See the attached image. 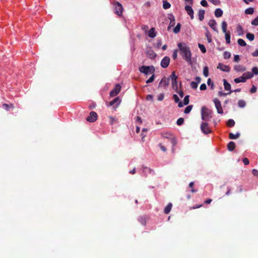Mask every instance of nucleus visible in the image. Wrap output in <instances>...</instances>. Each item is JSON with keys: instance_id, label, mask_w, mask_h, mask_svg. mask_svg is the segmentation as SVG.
<instances>
[{"instance_id": "nucleus-1", "label": "nucleus", "mask_w": 258, "mask_h": 258, "mask_svg": "<svg viewBox=\"0 0 258 258\" xmlns=\"http://www.w3.org/2000/svg\"><path fill=\"white\" fill-rule=\"evenodd\" d=\"M177 47L179 49L180 54L181 55L182 58L188 64L191 65L192 64V61L191 60V52L186 43L184 42L178 43L177 44Z\"/></svg>"}, {"instance_id": "nucleus-2", "label": "nucleus", "mask_w": 258, "mask_h": 258, "mask_svg": "<svg viewBox=\"0 0 258 258\" xmlns=\"http://www.w3.org/2000/svg\"><path fill=\"white\" fill-rule=\"evenodd\" d=\"M212 111L207 107L204 106L201 108V118L203 120L208 121L212 118Z\"/></svg>"}, {"instance_id": "nucleus-3", "label": "nucleus", "mask_w": 258, "mask_h": 258, "mask_svg": "<svg viewBox=\"0 0 258 258\" xmlns=\"http://www.w3.org/2000/svg\"><path fill=\"white\" fill-rule=\"evenodd\" d=\"M253 77V75L251 74V72H247L243 74L242 76L239 77L235 78L234 80V81L236 83H239L241 82H246V80L250 79Z\"/></svg>"}, {"instance_id": "nucleus-4", "label": "nucleus", "mask_w": 258, "mask_h": 258, "mask_svg": "<svg viewBox=\"0 0 258 258\" xmlns=\"http://www.w3.org/2000/svg\"><path fill=\"white\" fill-rule=\"evenodd\" d=\"M140 72L146 75L153 74L155 72V69L154 66H143L139 69Z\"/></svg>"}, {"instance_id": "nucleus-5", "label": "nucleus", "mask_w": 258, "mask_h": 258, "mask_svg": "<svg viewBox=\"0 0 258 258\" xmlns=\"http://www.w3.org/2000/svg\"><path fill=\"white\" fill-rule=\"evenodd\" d=\"M114 13L118 16H120L122 14L123 11V7L121 4L118 2H115L113 3Z\"/></svg>"}, {"instance_id": "nucleus-6", "label": "nucleus", "mask_w": 258, "mask_h": 258, "mask_svg": "<svg viewBox=\"0 0 258 258\" xmlns=\"http://www.w3.org/2000/svg\"><path fill=\"white\" fill-rule=\"evenodd\" d=\"M201 130L202 132L206 135L211 133V130L209 127L208 123L206 122H202L201 124Z\"/></svg>"}, {"instance_id": "nucleus-7", "label": "nucleus", "mask_w": 258, "mask_h": 258, "mask_svg": "<svg viewBox=\"0 0 258 258\" xmlns=\"http://www.w3.org/2000/svg\"><path fill=\"white\" fill-rule=\"evenodd\" d=\"M213 102L215 104V107L217 109V112L219 114H223V110L221 106V102L217 98H215L213 100Z\"/></svg>"}, {"instance_id": "nucleus-8", "label": "nucleus", "mask_w": 258, "mask_h": 258, "mask_svg": "<svg viewBox=\"0 0 258 258\" xmlns=\"http://www.w3.org/2000/svg\"><path fill=\"white\" fill-rule=\"evenodd\" d=\"M162 137L164 138L168 139L170 140L171 143L173 146H175L176 144V141L174 139V137L172 134L169 133H166L162 134Z\"/></svg>"}, {"instance_id": "nucleus-9", "label": "nucleus", "mask_w": 258, "mask_h": 258, "mask_svg": "<svg viewBox=\"0 0 258 258\" xmlns=\"http://www.w3.org/2000/svg\"><path fill=\"white\" fill-rule=\"evenodd\" d=\"M121 90V86L119 84H116L113 89L110 92V96L114 97L116 96Z\"/></svg>"}, {"instance_id": "nucleus-10", "label": "nucleus", "mask_w": 258, "mask_h": 258, "mask_svg": "<svg viewBox=\"0 0 258 258\" xmlns=\"http://www.w3.org/2000/svg\"><path fill=\"white\" fill-rule=\"evenodd\" d=\"M97 114L94 111H91L90 115L87 117L86 120L90 122H94L97 120Z\"/></svg>"}, {"instance_id": "nucleus-11", "label": "nucleus", "mask_w": 258, "mask_h": 258, "mask_svg": "<svg viewBox=\"0 0 258 258\" xmlns=\"http://www.w3.org/2000/svg\"><path fill=\"white\" fill-rule=\"evenodd\" d=\"M170 58L168 56H165L161 61V66L163 68H166L169 64Z\"/></svg>"}, {"instance_id": "nucleus-12", "label": "nucleus", "mask_w": 258, "mask_h": 258, "mask_svg": "<svg viewBox=\"0 0 258 258\" xmlns=\"http://www.w3.org/2000/svg\"><path fill=\"white\" fill-rule=\"evenodd\" d=\"M217 68L225 72H229L230 71V68L228 66L225 65L221 63H219Z\"/></svg>"}, {"instance_id": "nucleus-13", "label": "nucleus", "mask_w": 258, "mask_h": 258, "mask_svg": "<svg viewBox=\"0 0 258 258\" xmlns=\"http://www.w3.org/2000/svg\"><path fill=\"white\" fill-rule=\"evenodd\" d=\"M185 10L186 11L187 13L190 16L191 19H193L194 17V12L191 7L188 5H186L185 7Z\"/></svg>"}, {"instance_id": "nucleus-14", "label": "nucleus", "mask_w": 258, "mask_h": 258, "mask_svg": "<svg viewBox=\"0 0 258 258\" xmlns=\"http://www.w3.org/2000/svg\"><path fill=\"white\" fill-rule=\"evenodd\" d=\"M208 25L214 31L218 32L217 23L215 20H210L208 22Z\"/></svg>"}, {"instance_id": "nucleus-15", "label": "nucleus", "mask_w": 258, "mask_h": 258, "mask_svg": "<svg viewBox=\"0 0 258 258\" xmlns=\"http://www.w3.org/2000/svg\"><path fill=\"white\" fill-rule=\"evenodd\" d=\"M234 70L237 72H243L246 70V68L242 65L237 64L234 67Z\"/></svg>"}, {"instance_id": "nucleus-16", "label": "nucleus", "mask_w": 258, "mask_h": 258, "mask_svg": "<svg viewBox=\"0 0 258 258\" xmlns=\"http://www.w3.org/2000/svg\"><path fill=\"white\" fill-rule=\"evenodd\" d=\"M120 102L121 100H120L119 97H116L113 100L109 102V106L115 105V106H118L119 105Z\"/></svg>"}, {"instance_id": "nucleus-17", "label": "nucleus", "mask_w": 258, "mask_h": 258, "mask_svg": "<svg viewBox=\"0 0 258 258\" xmlns=\"http://www.w3.org/2000/svg\"><path fill=\"white\" fill-rule=\"evenodd\" d=\"M169 79H167L166 78H164L161 80V81L159 83V86L166 87L169 85Z\"/></svg>"}, {"instance_id": "nucleus-18", "label": "nucleus", "mask_w": 258, "mask_h": 258, "mask_svg": "<svg viewBox=\"0 0 258 258\" xmlns=\"http://www.w3.org/2000/svg\"><path fill=\"white\" fill-rule=\"evenodd\" d=\"M168 18L170 19V22L169 24L168 29H169L170 28L172 27H173L175 24V20L173 15H169L168 16Z\"/></svg>"}, {"instance_id": "nucleus-19", "label": "nucleus", "mask_w": 258, "mask_h": 258, "mask_svg": "<svg viewBox=\"0 0 258 258\" xmlns=\"http://www.w3.org/2000/svg\"><path fill=\"white\" fill-rule=\"evenodd\" d=\"M143 172L144 174L146 176L149 174H153L154 171H153L151 168L147 167H142Z\"/></svg>"}, {"instance_id": "nucleus-20", "label": "nucleus", "mask_w": 258, "mask_h": 258, "mask_svg": "<svg viewBox=\"0 0 258 258\" xmlns=\"http://www.w3.org/2000/svg\"><path fill=\"white\" fill-rule=\"evenodd\" d=\"M148 36L150 38H154L156 36V33L154 28H151L148 32Z\"/></svg>"}, {"instance_id": "nucleus-21", "label": "nucleus", "mask_w": 258, "mask_h": 258, "mask_svg": "<svg viewBox=\"0 0 258 258\" xmlns=\"http://www.w3.org/2000/svg\"><path fill=\"white\" fill-rule=\"evenodd\" d=\"M223 15V11L220 9H216L215 11V15L216 17L219 18L222 16Z\"/></svg>"}, {"instance_id": "nucleus-22", "label": "nucleus", "mask_w": 258, "mask_h": 258, "mask_svg": "<svg viewBox=\"0 0 258 258\" xmlns=\"http://www.w3.org/2000/svg\"><path fill=\"white\" fill-rule=\"evenodd\" d=\"M227 147L229 151H232L235 148V144L233 142H230L227 145Z\"/></svg>"}, {"instance_id": "nucleus-23", "label": "nucleus", "mask_w": 258, "mask_h": 258, "mask_svg": "<svg viewBox=\"0 0 258 258\" xmlns=\"http://www.w3.org/2000/svg\"><path fill=\"white\" fill-rule=\"evenodd\" d=\"M205 12L204 10H200L198 13L199 19L200 21H203L204 18Z\"/></svg>"}, {"instance_id": "nucleus-24", "label": "nucleus", "mask_w": 258, "mask_h": 258, "mask_svg": "<svg viewBox=\"0 0 258 258\" xmlns=\"http://www.w3.org/2000/svg\"><path fill=\"white\" fill-rule=\"evenodd\" d=\"M224 89L226 90L230 91L231 89V85L227 82L225 79L223 80Z\"/></svg>"}, {"instance_id": "nucleus-25", "label": "nucleus", "mask_w": 258, "mask_h": 258, "mask_svg": "<svg viewBox=\"0 0 258 258\" xmlns=\"http://www.w3.org/2000/svg\"><path fill=\"white\" fill-rule=\"evenodd\" d=\"M240 136V133H237L236 134H234L232 133H230L229 135V138L230 139L234 140L236 139Z\"/></svg>"}, {"instance_id": "nucleus-26", "label": "nucleus", "mask_w": 258, "mask_h": 258, "mask_svg": "<svg viewBox=\"0 0 258 258\" xmlns=\"http://www.w3.org/2000/svg\"><path fill=\"white\" fill-rule=\"evenodd\" d=\"M172 207V204L171 203H169L164 209V213L165 214H168L170 212Z\"/></svg>"}, {"instance_id": "nucleus-27", "label": "nucleus", "mask_w": 258, "mask_h": 258, "mask_svg": "<svg viewBox=\"0 0 258 258\" xmlns=\"http://www.w3.org/2000/svg\"><path fill=\"white\" fill-rule=\"evenodd\" d=\"M237 32L238 33V35L239 36L242 35L243 34V29L241 25H238L237 26Z\"/></svg>"}, {"instance_id": "nucleus-28", "label": "nucleus", "mask_w": 258, "mask_h": 258, "mask_svg": "<svg viewBox=\"0 0 258 258\" xmlns=\"http://www.w3.org/2000/svg\"><path fill=\"white\" fill-rule=\"evenodd\" d=\"M227 24L226 22L223 21L222 22V31L224 33H228V32L227 31Z\"/></svg>"}, {"instance_id": "nucleus-29", "label": "nucleus", "mask_w": 258, "mask_h": 258, "mask_svg": "<svg viewBox=\"0 0 258 258\" xmlns=\"http://www.w3.org/2000/svg\"><path fill=\"white\" fill-rule=\"evenodd\" d=\"M226 42L227 44L230 43V32L225 33Z\"/></svg>"}, {"instance_id": "nucleus-30", "label": "nucleus", "mask_w": 258, "mask_h": 258, "mask_svg": "<svg viewBox=\"0 0 258 258\" xmlns=\"http://www.w3.org/2000/svg\"><path fill=\"white\" fill-rule=\"evenodd\" d=\"M206 37H207L208 43H211L212 42L211 35L208 30H207V32L206 33Z\"/></svg>"}, {"instance_id": "nucleus-31", "label": "nucleus", "mask_w": 258, "mask_h": 258, "mask_svg": "<svg viewBox=\"0 0 258 258\" xmlns=\"http://www.w3.org/2000/svg\"><path fill=\"white\" fill-rule=\"evenodd\" d=\"M246 103L243 100H239L238 102V106L240 108H243L245 106Z\"/></svg>"}, {"instance_id": "nucleus-32", "label": "nucleus", "mask_w": 258, "mask_h": 258, "mask_svg": "<svg viewBox=\"0 0 258 258\" xmlns=\"http://www.w3.org/2000/svg\"><path fill=\"white\" fill-rule=\"evenodd\" d=\"M237 43L241 46H245L246 45V42L242 39H238L237 40Z\"/></svg>"}, {"instance_id": "nucleus-33", "label": "nucleus", "mask_w": 258, "mask_h": 258, "mask_svg": "<svg viewBox=\"0 0 258 258\" xmlns=\"http://www.w3.org/2000/svg\"><path fill=\"white\" fill-rule=\"evenodd\" d=\"M246 38L250 41H252L254 39V35L253 34L250 33H247L246 34Z\"/></svg>"}, {"instance_id": "nucleus-34", "label": "nucleus", "mask_w": 258, "mask_h": 258, "mask_svg": "<svg viewBox=\"0 0 258 258\" xmlns=\"http://www.w3.org/2000/svg\"><path fill=\"white\" fill-rule=\"evenodd\" d=\"M254 12V9L252 8H249L245 10V13L246 14L251 15Z\"/></svg>"}, {"instance_id": "nucleus-35", "label": "nucleus", "mask_w": 258, "mask_h": 258, "mask_svg": "<svg viewBox=\"0 0 258 258\" xmlns=\"http://www.w3.org/2000/svg\"><path fill=\"white\" fill-rule=\"evenodd\" d=\"M148 55L151 58H154L156 56V54L153 50L148 51Z\"/></svg>"}, {"instance_id": "nucleus-36", "label": "nucleus", "mask_w": 258, "mask_h": 258, "mask_svg": "<svg viewBox=\"0 0 258 258\" xmlns=\"http://www.w3.org/2000/svg\"><path fill=\"white\" fill-rule=\"evenodd\" d=\"M171 5L167 1H163V7L164 9H169Z\"/></svg>"}, {"instance_id": "nucleus-37", "label": "nucleus", "mask_w": 258, "mask_h": 258, "mask_svg": "<svg viewBox=\"0 0 258 258\" xmlns=\"http://www.w3.org/2000/svg\"><path fill=\"white\" fill-rule=\"evenodd\" d=\"M203 75L206 77H207L209 76V69L207 66L204 68Z\"/></svg>"}, {"instance_id": "nucleus-38", "label": "nucleus", "mask_w": 258, "mask_h": 258, "mask_svg": "<svg viewBox=\"0 0 258 258\" xmlns=\"http://www.w3.org/2000/svg\"><path fill=\"white\" fill-rule=\"evenodd\" d=\"M192 108V105H188L187 107H186L184 111V113H189L191 111Z\"/></svg>"}, {"instance_id": "nucleus-39", "label": "nucleus", "mask_w": 258, "mask_h": 258, "mask_svg": "<svg viewBox=\"0 0 258 258\" xmlns=\"http://www.w3.org/2000/svg\"><path fill=\"white\" fill-rule=\"evenodd\" d=\"M235 124V121L232 119H230L227 122V125L229 127H232Z\"/></svg>"}, {"instance_id": "nucleus-40", "label": "nucleus", "mask_w": 258, "mask_h": 258, "mask_svg": "<svg viewBox=\"0 0 258 258\" xmlns=\"http://www.w3.org/2000/svg\"><path fill=\"white\" fill-rule=\"evenodd\" d=\"M253 75V77L254 75H258V68L256 67H253L252 68V72L251 73Z\"/></svg>"}, {"instance_id": "nucleus-41", "label": "nucleus", "mask_w": 258, "mask_h": 258, "mask_svg": "<svg viewBox=\"0 0 258 258\" xmlns=\"http://www.w3.org/2000/svg\"><path fill=\"white\" fill-rule=\"evenodd\" d=\"M180 24L179 23H178L177 24V25L176 26V27L174 28V29L173 30V32L177 34L180 31Z\"/></svg>"}, {"instance_id": "nucleus-42", "label": "nucleus", "mask_w": 258, "mask_h": 258, "mask_svg": "<svg viewBox=\"0 0 258 258\" xmlns=\"http://www.w3.org/2000/svg\"><path fill=\"white\" fill-rule=\"evenodd\" d=\"M198 46H199V48L200 49L201 51L203 53H205L206 52V47L203 44L199 43L198 44Z\"/></svg>"}, {"instance_id": "nucleus-43", "label": "nucleus", "mask_w": 258, "mask_h": 258, "mask_svg": "<svg viewBox=\"0 0 258 258\" xmlns=\"http://www.w3.org/2000/svg\"><path fill=\"white\" fill-rule=\"evenodd\" d=\"M154 79H155V75L153 73V74H152V76L148 80H147L146 81V83L147 84L151 83L153 82L154 81Z\"/></svg>"}, {"instance_id": "nucleus-44", "label": "nucleus", "mask_w": 258, "mask_h": 258, "mask_svg": "<svg viewBox=\"0 0 258 258\" xmlns=\"http://www.w3.org/2000/svg\"><path fill=\"white\" fill-rule=\"evenodd\" d=\"M207 84L210 86L211 89H214V85L213 82H212L211 79L210 78H209L207 81Z\"/></svg>"}, {"instance_id": "nucleus-45", "label": "nucleus", "mask_w": 258, "mask_h": 258, "mask_svg": "<svg viewBox=\"0 0 258 258\" xmlns=\"http://www.w3.org/2000/svg\"><path fill=\"white\" fill-rule=\"evenodd\" d=\"M189 95H186L185 96L184 100H183L184 105H186L189 103Z\"/></svg>"}, {"instance_id": "nucleus-46", "label": "nucleus", "mask_w": 258, "mask_h": 258, "mask_svg": "<svg viewBox=\"0 0 258 258\" xmlns=\"http://www.w3.org/2000/svg\"><path fill=\"white\" fill-rule=\"evenodd\" d=\"M170 78L172 81L177 80V77L176 76L174 72L172 73L171 75H170Z\"/></svg>"}, {"instance_id": "nucleus-47", "label": "nucleus", "mask_w": 258, "mask_h": 258, "mask_svg": "<svg viewBox=\"0 0 258 258\" xmlns=\"http://www.w3.org/2000/svg\"><path fill=\"white\" fill-rule=\"evenodd\" d=\"M198 86V84L195 81H192L190 83V87L194 89H197Z\"/></svg>"}, {"instance_id": "nucleus-48", "label": "nucleus", "mask_w": 258, "mask_h": 258, "mask_svg": "<svg viewBox=\"0 0 258 258\" xmlns=\"http://www.w3.org/2000/svg\"><path fill=\"white\" fill-rule=\"evenodd\" d=\"M223 56L224 58L228 59L231 57V54L229 52L225 51L224 52Z\"/></svg>"}, {"instance_id": "nucleus-49", "label": "nucleus", "mask_w": 258, "mask_h": 258, "mask_svg": "<svg viewBox=\"0 0 258 258\" xmlns=\"http://www.w3.org/2000/svg\"><path fill=\"white\" fill-rule=\"evenodd\" d=\"M184 122V119L183 118H179L177 119L176 123L178 125H181Z\"/></svg>"}, {"instance_id": "nucleus-50", "label": "nucleus", "mask_w": 258, "mask_h": 258, "mask_svg": "<svg viewBox=\"0 0 258 258\" xmlns=\"http://www.w3.org/2000/svg\"><path fill=\"white\" fill-rule=\"evenodd\" d=\"M251 24L254 26H258V16L251 22Z\"/></svg>"}, {"instance_id": "nucleus-51", "label": "nucleus", "mask_w": 258, "mask_h": 258, "mask_svg": "<svg viewBox=\"0 0 258 258\" xmlns=\"http://www.w3.org/2000/svg\"><path fill=\"white\" fill-rule=\"evenodd\" d=\"M172 85L173 89H177V81H172Z\"/></svg>"}, {"instance_id": "nucleus-52", "label": "nucleus", "mask_w": 258, "mask_h": 258, "mask_svg": "<svg viewBox=\"0 0 258 258\" xmlns=\"http://www.w3.org/2000/svg\"><path fill=\"white\" fill-rule=\"evenodd\" d=\"M177 52H178V50L177 49H175L173 52V54H172V57L174 59H176L177 58Z\"/></svg>"}, {"instance_id": "nucleus-53", "label": "nucleus", "mask_w": 258, "mask_h": 258, "mask_svg": "<svg viewBox=\"0 0 258 258\" xmlns=\"http://www.w3.org/2000/svg\"><path fill=\"white\" fill-rule=\"evenodd\" d=\"M208 1L215 5H218L220 3L219 0H208Z\"/></svg>"}, {"instance_id": "nucleus-54", "label": "nucleus", "mask_w": 258, "mask_h": 258, "mask_svg": "<svg viewBox=\"0 0 258 258\" xmlns=\"http://www.w3.org/2000/svg\"><path fill=\"white\" fill-rule=\"evenodd\" d=\"M173 98L176 103L179 102V101H180L179 98L176 94H174L173 95Z\"/></svg>"}, {"instance_id": "nucleus-55", "label": "nucleus", "mask_w": 258, "mask_h": 258, "mask_svg": "<svg viewBox=\"0 0 258 258\" xmlns=\"http://www.w3.org/2000/svg\"><path fill=\"white\" fill-rule=\"evenodd\" d=\"M164 95L163 93L160 94L158 96V100L162 101L164 99Z\"/></svg>"}, {"instance_id": "nucleus-56", "label": "nucleus", "mask_w": 258, "mask_h": 258, "mask_svg": "<svg viewBox=\"0 0 258 258\" xmlns=\"http://www.w3.org/2000/svg\"><path fill=\"white\" fill-rule=\"evenodd\" d=\"M200 90L202 91L205 90L207 89V86L205 84H202L200 86Z\"/></svg>"}, {"instance_id": "nucleus-57", "label": "nucleus", "mask_w": 258, "mask_h": 258, "mask_svg": "<svg viewBox=\"0 0 258 258\" xmlns=\"http://www.w3.org/2000/svg\"><path fill=\"white\" fill-rule=\"evenodd\" d=\"M201 5L203 7H207L208 6L207 2L206 0L201 1Z\"/></svg>"}, {"instance_id": "nucleus-58", "label": "nucleus", "mask_w": 258, "mask_h": 258, "mask_svg": "<svg viewBox=\"0 0 258 258\" xmlns=\"http://www.w3.org/2000/svg\"><path fill=\"white\" fill-rule=\"evenodd\" d=\"M232 92V91H230L229 93H223L222 92H219L218 94L220 96H226L228 94H230Z\"/></svg>"}, {"instance_id": "nucleus-59", "label": "nucleus", "mask_w": 258, "mask_h": 258, "mask_svg": "<svg viewBox=\"0 0 258 258\" xmlns=\"http://www.w3.org/2000/svg\"><path fill=\"white\" fill-rule=\"evenodd\" d=\"M256 91V87L253 85L252 88L250 89V92L251 93H255V92Z\"/></svg>"}, {"instance_id": "nucleus-60", "label": "nucleus", "mask_w": 258, "mask_h": 258, "mask_svg": "<svg viewBox=\"0 0 258 258\" xmlns=\"http://www.w3.org/2000/svg\"><path fill=\"white\" fill-rule=\"evenodd\" d=\"M239 56L238 55H235L234 56V61L235 62H238L239 61Z\"/></svg>"}, {"instance_id": "nucleus-61", "label": "nucleus", "mask_w": 258, "mask_h": 258, "mask_svg": "<svg viewBox=\"0 0 258 258\" xmlns=\"http://www.w3.org/2000/svg\"><path fill=\"white\" fill-rule=\"evenodd\" d=\"M243 162L244 165H247L249 164V160L247 158H245L243 159Z\"/></svg>"}, {"instance_id": "nucleus-62", "label": "nucleus", "mask_w": 258, "mask_h": 258, "mask_svg": "<svg viewBox=\"0 0 258 258\" xmlns=\"http://www.w3.org/2000/svg\"><path fill=\"white\" fill-rule=\"evenodd\" d=\"M160 149H161V150L163 152H165L166 151V148H165V147H164L163 145H162L161 144H160L159 145Z\"/></svg>"}, {"instance_id": "nucleus-63", "label": "nucleus", "mask_w": 258, "mask_h": 258, "mask_svg": "<svg viewBox=\"0 0 258 258\" xmlns=\"http://www.w3.org/2000/svg\"><path fill=\"white\" fill-rule=\"evenodd\" d=\"M253 56H258V49H256L252 53Z\"/></svg>"}, {"instance_id": "nucleus-64", "label": "nucleus", "mask_w": 258, "mask_h": 258, "mask_svg": "<svg viewBox=\"0 0 258 258\" xmlns=\"http://www.w3.org/2000/svg\"><path fill=\"white\" fill-rule=\"evenodd\" d=\"M252 172L254 176L258 177V170L256 169H253Z\"/></svg>"}]
</instances>
